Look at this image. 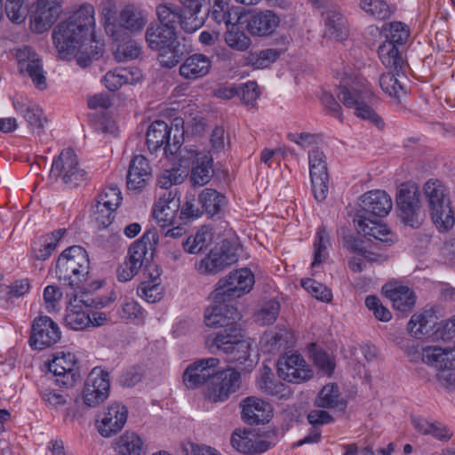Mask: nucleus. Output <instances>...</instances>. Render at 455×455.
<instances>
[{
    "mask_svg": "<svg viewBox=\"0 0 455 455\" xmlns=\"http://www.w3.org/2000/svg\"><path fill=\"white\" fill-rule=\"evenodd\" d=\"M188 29H199L209 14L210 0H178Z\"/></svg>",
    "mask_w": 455,
    "mask_h": 455,
    "instance_id": "c85d7f7f",
    "label": "nucleus"
},
{
    "mask_svg": "<svg viewBox=\"0 0 455 455\" xmlns=\"http://www.w3.org/2000/svg\"><path fill=\"white\" fill-rule=\"evenodd\" d=\"M118 455H145L141 438L134 432H125L116 443Z\"/></svg>",
    "mask_w": 455,
    "mask_h": 455,
    "instance_id": "a19ab883",
    "label": "nucleus"
},
{
    "mask_svg": "<svg viewBox=\"0 0 455 455\" xmlns=\"http://www.w3.org/2000/svg\"><path fill=\"white\" fill-rule=\"evenodd\" d=\"M23 4L24 0H6L5 12L12 21L20 23L25 20L26 8Z\"/></svg>",
    "mask_w": 455,
    "mask_h": 455,
    "instance_id": "69168bd1",
    "label": "nucleus"
},
{
    "mask_svg": "<svg viewBox=\"0 0 455 455\" xmlns=\"http://www.w3.org/2000/svg\"><path fill=\"white\" fill-rule=\"evenodd\" d=\"M207 346L212 353H223L228 361L237 364H244L250 360L251 344L242 339L241 330L232 328L229 333H216L209 336Z\"/></svg>",
    "mask_w": 455,
    "mask_h": 455,
    "instance_id": "20e7f679",
    "label": "nucleus"
},
{
    "mask_svg": "<svg viewBox=\"0 0 455 455\" xmlns=\"http://www.w3.org/2000/svg\"><path fill=\"white\" fill-rule=\"evenodd\" d=\"M436 339L443 341L455 338V315L451 319L436 322V316L431 310L420 314H414L407 324V330L416 339H424L432 334L434 328Z\"/></svg>",
    "mask_w": 455,
    "mask_h": 455,
    "instance_id": "423d86ee",
    "label": "nucleus"
},
{
    "mask_svg": "<svg viewBox=\"0 0 455 455\" xmlns=\"http://www.w3.org/2000/svg\"><path fill=\"white\" fill-rule=\"evenodd\" d=\"M122 201L121 191L116 185L106 187L97 196L96 204L108 207V209H117Z\"/></svg>",
    "mask_w": 455,
    "mask_h": 455,
    "instance_id": "4d7b16f0",
    "label": "nucleus"
},
{
    "mask_svg": "<svg viewBox=\"0 0 455 455\" xmlns=\"http://www.w3.org/2000/svg\"><path fill=\"white\" fill-rule=\"evenodd\" d=\"M90 260L87 251L81 246L74 245L64 250L55 265V275L60 283L79 292L88 280Z\"/></svg>",
    "mask_w": 455,
    "mask_h": 455,
    "instance_id": "f03ea898",
    "label": "nucleus"
},
{
    "mask_svg": "<svg viewBox=\"0 0 455 455\" xmlns=\"http://www.w3.org/2000/svg\"><path fill=\"white\" fill-rule=\"evenodd\" d=\"M315 405L318 408L344 411L347 407V402L342 397L339 387L331 383L325 385L320 390L315 401Z\"/></svg>",
    "mask_w": 455,
    "mask_h": 455,
    "instance_id": "ea45409f",
    "label": "nucleus"
},
{
    "mask_svg": "<svg viewBox=\"0 0 455 455\" xmlns=\"http://www.w3.org/2000/svg\"><path fill=\"white\" fill-rule=\"evenodd\" d=\"M420 192L415 184H402L396 193V204L403 222L411 228H418L420 221L418 217Z\"/></svg>",
    "mask_w": 455,
    "mask_h": 455,
    "instance_id": "4468645a",
    "label": "nucleus"
},
{
    "mask_svg": "<svg viewBox=\"0 0 455 455\" xmlns=\"http://www.w3.org/2000/svg\"><path fill=\"white\" fill-rule=\"evenodd\" d=\"M331 246L330 234L324 225L317 228L314 242V260L312 267H315L323 262L328 257V248Z\"/></svg>",
    "mask_w": 455,
    "mask_h": 455,
    "instance_id": "49530a36",
    "label": "nucleus"
},
{
    "mask_svg": "<svg viewBox=\"0 0 455 455\" xmlns=\"http://www.w3.org/2000/svg\"><path fill=\"white\" fill-rule=\"evenodd\" d=\"M308 164L313 195L316 201L322 202L327 197L329 181L324 153L319 148L309 151Z\"/></svg>",
    "mask_w": 455,
    "mask_h": 455,
    "instance_id": "2eb2a0df",
    "label": "nucleus"
},
{
    "mask_svg": "<svg viewBox=\"0 0 455 455\" xmlns=\"http://www.w3.org/2000/svg\"><path fill=\"white\" fill-rule=\"evenodd\" d=\"M277 373L283 379L292 383H301L312 377V371L305 359L297 353L285 354L278 359Z\"/></svg>",
    "mask_w": 455,
    "mask_h": 455,
    "instance_id": "a211bd4d",
    "label": "nucleus"
},
{
    "mask_svg": "<svg viewBox=\"0 0 455 455\" xmlns=\"http://www.w3.org/2000/svg\"><path fill=\"white\" fill-rule=\"evenodd\" d=\"M404 78L402 71H393L384 73L379 77V85L384 92L391 97L399 99L405 94L401 79Z\"/></svg>",
    "mask_w": 455,
    "mask_h": 455,
    "instance_id": "37998d69",
    "label": "nucleus"
},
{
    "mask_svg": "<svg viewBox=\"0 0 455 455\" xmlns=\"http://www.w3.org/2000/svg\"><path fill=\"white\" fill-rule=\"evenodd\" d=\"M220 361L215 357L204 358L189 364L183 373V382L188 388L210 384L217 371Z\"/></svg>",
    "mask_w": 455,
    "mask_h": 455,
    "instance_id": "5701e85b",
    "label": "nucleus"
},
{
    "mask_svg": "<svg viewBox=\"0 0 455 455\" xmlns=\"http://www.w3.org/2000/svg\"><path fill=\"white\" fill-rule=\"evenodd\" d=\"M238 260V255L231 247L222 244L212 249L209 255L203 259L198 266L201 274L214 275Z\"/></svg>",
    "mask_w": 455,
    "mask_h": 455,
    "instance_id": "b1692460",
    "label": "nucleus"
},
{
    "mask_svg": "<svg viewBox=\"0 0 455 455\" xmlns=\"http://www.w3.org/2000/svg\"><path fill=\"white\" fill-rule=\"evenodd\" d=\"M385 296L392 301L395 310L407 314L412 310L416 295L410 288L395 283H386L382 287Z\"/></svg>",
    "mask_w": 455,
    "mask_h": 455,
    "instance_id": "c756f323",
    "label": "nucleus"
},
{
    "mask_svg": "<svg viewBox=\"0 0 455 455\" xmlns=\"http://www.w3.org/2000/svg\"><path fill=\"white\" fill-rule=\"evenodd\" d=\"M15 58L18 60L20 73H26L38 89H45L46 77L41 59L36 52L30 46H23L15 49Z\"/></svg>",
    "mask_w": 455,
    "mask_h": 455,
    "instance_id": "aec40b11",
    "label": "nucleus"
},
{
    "mask_svg": "<svg viewBox=\"0 0 455 455\" xmlns=\"http://www.w3.org/2000/svg\"><path fill=\"white\" fill-rule=\"evenodd\" d=\"M60 12V0H38L36 12L30 20L31 29L38 34L47 31L57 20Z\"/></svg>",
    "mask_w": 455,
    "mask_h": 455,
    "instance_id": "393cba45",
    "label": "nucleus"
},
{
    "mask_svg": "<svg viewBox=\"0 0 455 455\" xmlns=\"http://www.w3.org/2000/svg\"><path fill=\"white\" fill-rule=\"evenodd\" d=\"M69 302L66 309L65 322L73 330H84L90 326L91 318L88 308H101L107 306L108 300L99 298H89L79 292L67 294Z\"/></svg>",
    "mask_w": 455,
    "mask_h": 455,
    "instance_id": "6e6552de",
    "label": "nucleus"
},
{
    "mask_svg": "<svg viewBox=\"0 0 455 455\" xmlns=\"http://www.w3.org/2000/svg\"><path fill=\"white\" fill-rule=\"evenodd\" d=\"M151 167L147 158L141 155L133 156L127 173V188L130 190H141L151 179Z\"/></svg>",
    "mask_w": 455,
    "mask_h": 455,
    "instance_id": "7c9ffc66",
    "label": "nucleus"
},
{
    "mask_svg": "<svg viewBox=\"0 0 455 455\" xmlns=\"http://www.w3.org/2000/svg\"><path fill=\"white\" fill-rule=\"evenodd\" d=\"M259 387L265 394L273 396H283L286 390L284 384L274 381L269 375L262 376Z\"/></svg>",
    "mask_w": 455,
    "mask_h": 455,
    "instance_id": "774afa93",
    "label": "nucleus"
},
{
    "mask_svg": "<svg viewBox=\"0 0 455 455\" xmlns=\"http://www.w3.org/2000/svg\"><path fill=\"white\" fill-rule=\"evenodd\" d=\"M385 43H392L395 45H403L409 38L407 26L399 21H394L385 26Z\"/></svg>",
    "mask_w": 455,
    "mask_h": 455,
    "instance_id": "09e8293b",
    "label": "nucleus"
},
{
    "mask_svg": "<svg viewBox=\"0 0 455 455\" xmlns=\"http://www.w3.org/2000/svg\"><path fill=\"white\" fill-rule=\"evenodd\" d=\"M187 173L180 169L164 170L157 178V186L164 191H170L172 186L184 182Z\"/></svg>",
    "mask_w": 455,
    "mask_h": 455,
    "instance_id": "13d9d810",
    "label": "nucleus"
},
{
    "mask_svg": "<svg viewBox=\"0 0 455 455\" xmlns=\"http://www.w3.org/2000/svg\"><path fill=\"white\" fill-rule=\"evenodd\" d=\"M241 386L240 372L228 368L225 371H216L211 383L207 386L206 398L213 403L224 402L230 395L237 392Z\"/></svg>",
    "mask_w": 455,
    "mask_h": 455,
    "instance_id": "f8f14e48",
    "label": "nucleus"
},
{
    "mask_svg": "<svg viewBox=\"0 0 455 455\" xmlns=\"http://www.w3.org/2000/svg\"><path fill=\"white\" fill-rule=\"evenodd\" d=\"M180 205V201L178 197L177 188L164 191L155 205L154 218L163 228L172 226L175 222Z\"/></svg>",
    "mask_w": 455,
    "mask_h": 455,
    "instance_id": "bb28decb",
    "label": "nucleus"
},
{
    "mask_svg": "<svg viewBox=\"0 0 455 455\" xmlns=\"http://www.w3.org/2000/svg\"><path fill=\"white\" fill-rule=\"evenodd\" d=\"M137 293L148 303H156L163 298L164 288L160 284V273L158 269H156L154 279L142 282L139 285Z\"/></svg>",
    "mask_w": 455,
    "mask_h": 455,
    "instance_id": "a18cd8bd",
    "label": "nucleus"
},
{
    "mask_svg": "<svg viewBox=\"0 0 455 455\" xmlns=\"http://www.w3.org/2000/svg\"><path fill=\"white\" fill-rule=\"evenodd\" d=\"M49 177L61 181L68 188H75L85 184L87 172L80 166L74 150L65 148L53 159Z\"/></svg>",
    "mask_w": 455,
    "mask_h": 455,
    "instance_id": "39448f33",
    "label": "nucleus"
},
{
    "mask_svg": "<svg viewBox=\"0 0 455 455\" xmlns=\"http://www.w3.org/2000/svg\"><path fill=\"white\" fill-rule=\"evenodd\" d=\"M280 56V52L276 49H265L259 52H251L247 58V64L255 68H267L275 61Z\"/></svg>",
    "mask_w": 455,
    "mask_h": 455,
    "instance_id": "3c124183",
    "label": "nucleus"
},
{
    "mask_svg": "<svg viewBox=\"0 0 455 455\" xmlns=\"http://www.w3.org/2000/svg\"><path fill=\"white\" fill-rule=\"evenodd\" d=\"M423 189L436 228L442 231L452 228L455 218L443 184L438 180H429Z\"/></svg>",
    "mask_w": 455,
    "mask_h": 455,
    "instance_id": "7ed1b4c3",
    "label": "nucleus"
},
{
    "mask_svg": "<svg viewBox=\"0 0 455 455\" xmlns=\"http://www.w3.org/2000/svg\"><path fill=\"white\" fill-rule=\"evenodd\" d=\"M128 411L119 403H113L102 412L97 428L103 437H111L124 427Z\"/></svg>",
    "mask_w": 455,
    "mask_h": 455,
    "instance_id": "a878e982",
    "label": "nucleus"
},
{
    "mask_svg": "<svg viewBox=\"0 0 455 455\" xmlns=\"http://www.w3.org/2000/svg\"><path fill=\"white\" fill-rule=\"evenodd\" d=\"M199 202L207 214L217 215L226 204V197L212 188H205L199 195Z\"/></svg>",
    "mask_w": 455,
    "mask_h": 455,
    "instance_id": "c03bdc74",
    "label": "nucleus"
},
{
    "mask_svg": "<svg viewBox=\"0 0 455 455\" xmlns=\"http://www.w3.org/2000/svg\"><path fill=\"white\" fill-rule=\"evenodd\" d=\"M354 224L359 234L364 236L373 237L381 243L393 242L392 235L388 228L379 219H369L363 216H355Z\"/></svg>",
    "mask_w": 455,
    "mask_h": 455,
    "instance_id": "2f4dec72",
    "label": "nucleus"
},
{
    "mask_svg": "<svg viewBox=\"0 0 455 455\" xmlns=\"http://www.w3.org/2000/svg\"><path fill=\"white\" fill-rule=\"evenodd\" d=\"M140 52V44L133 40H129L117 45L114 52V57L118 62H124L138 58Z\"/></svg>",
    "mask_w": 455,
    "mask_h": 455,
    "instance_id": "052dcab7",
    "label": "nucleus"
},
{
    "mask_svg": "<svg viewBox=\"0 0 455 455\" xmlns=\"http://www.w3.org/2000/svg\"><path fill=\"white\" fill-rule=\"evenodd\" d=\"M172 128L167 123L162 120L153 122L147 131V145L148 150L153 153L164 147V154L174 155L177 154L180 148V136L179 129L176 128V133L173 138H171Z\"/></svg>",
    "mask_w": 455,
    "mask_h": 455,
    "instance_id": "9d476101",
    "label": "nucleus"
},
{
    "mask_svg": "<svg viewBox=\"0 0 455 455\" xmlns=\"http://www.w3.org/2000/svg\"><path fill=\"white\" fill-rule=\"evenodd\" d=\"M156 14L160 25L166 28L172 29L173 32H177V27L180 26L181 29L186 33H193L197 29H188L184 25L186 20L183 18V11L180 6L173 4H159L156 7Z\"/></svg>",
    "mask_w": 455,
    "mask_h": 455,
    "instance_id": "c9c22d12",
    "label": "nucleus"
},
{
    "mask_svg": "<svg viewBox=\"0 0 455 455\" xmlns=\"http://www.w3.org/2000/svg\"><path fill=\"white\" fill-rule=\"evenodd\" d=\"M30 130L40 136L44 132L47 118L44 116L42 108L36 104L30 105V109L23 116Z\"/></svg>",
    "mask_w": 455,
    "mask_h": 455,
    "instance_id": "5fc2aeb1",
    "label": "nucleus"
},
{
    "mask_svg": "<svg viewBox=\"0 0 455 455\" xmlns=\"http://www.w3.org/2000/svg\"><path fill=\"white\" fill-rule=\"evenodd\" d=\"M40 395L44 403L52 409H58L67 403V399L63 394L50 387L41 389Z\"/></svg>",
    "mask_w": 455,
    "mask_h": 455,
    "instance_id": "338daca9",
    "label": "nucleus"
},
{
    "mask_svg": "<svg viewBox=\"0 0 455 455\" xmlns=\"http://www.w3.org/2000/svg\"><path fill=\"white\" fill-rule=\"evenodd\" d=\"M148 22L147 12L141 8L134 4H127L120 12L117 18L118 28L113 25L107 27L108 33H111V36L115 41L120 38L121 29H126L131 33L140 32Z\"/></svg>",
    "mask_w": 455,
    "mask_h": 455,
    "instance_id": "4be33fe9",
    "label": "nucleus"
},
{
    "mask_svg": "<svg viewBox=\"0 0 455 455\" xmlns=\"http://www.w3.org/2000/svg\"><path fill=\"white\" fill-rule=\"evenodd\" d=\"M213 304L206 308L204 312V322L209 327L223 328L217 333H229L232 328H238L236 321L240 319L237 309L231 305V300L217 301L212 295Z\"/></svg>",
    "mask_w": 455,
    "mask_h": 455,
    "instance_id": "9b49d317",
    "label": "nucleus"
},
{
    "mask_svg": "<svg viewBox=\"0 0 455 455\" xmlns=\"http://www.w3.org/2000/svg\"><path fill=\"white\" fill-rule=\"evenodd\" d=\"M157 51L159 52L157 57L159 64L166 68L175 67L183 57L181 46L178 42Z\"/></svg>",
    "mask_w": 455,
    "mask_h": 455,
    "instance_id": "603ef678",
    "label": "nucleus"
},
{
    "mask_svg": "<svg viewBox=\"0 0 455 455\" xmlns=\"http://www.w3.org/2000/svg\"><path fill=\"white\" fill-rule=\"evenodd\" d=\"M179 155L181 164L193 160L190 175L193 185L204 186L211 180L213 175V160L209 152H197L191 148L189 149H180Z\"/></svg>",
    "mask_w": 455,
    "mask_h": 455,
    "instance_id": "dca6fc26",
    "label": "nucleus"
},
{
    "mask_svg": "<svg viewBox=\"0 0 455 455\" xmlns=\"http://www.w3.org/2000/svg\"><path fill=\"white\" fill-rule=\"evenodd\" d=\"M212 68V60L202 53L188 57L180 66L179 73L186 80L195 81L207 76Z\"/></svg>",
    "mask_w": 455,
    "mask_h": 455,
    "instance_id": "473e14b6",
    "label": "nucleus"
},
{
    "mask_svg": "<svg viewBox=\"0 0 455 455\" xmlns=\"http://www.w3.org/2000/svg\"><path fill=\"white\" fill-rule=\"evenodd\" d=\"M109 372L101 367H94L88 374L83 390V400L88 407H95L109 395Z\"/></svg>",
    "mask_w": 455,
    "mask_h": 455,
    "instance_id": "ddd939ff",
    "label": "nucleus"
},
{
    "mask_svg": "<svg viewBox=\"0 0 455 455\" xmlns=\"http://www.w3.org/2000/svg\"><path fill=\"white\" fill-rule=\"evenodd\" d=\"M225 42L232 49L241 52L247 50L251 44V39L235 24L227 28Z\"/></svg>",
    "mask_w": 455,
    "mask_h": 455,
    "instance_id": "864d4df0",
    "label": "nucleus"
},
{
    "mask_svg": "<svg viewBox=\"0 0 455 455\" xmlns=\"http://www.w3.org/2000/svg\"><path fill=\"white\" fill-rule=\"evenodd\" d=\"M115 212L116 209H108V207H103L100 204H94L92 207L91 218L97 228L104 229L112 223Z\"/></svg>",
    "mask_w": 455,
    "mask_h": 455,
    "instance_id": "680f3d73",
    "label": "nucleus"
},
{
    "mask_svg": "<svg viewBox=\"0 0 455 455\" xmlns=\"http://www.w3.org/2000/svg\"><path fill=\"white\" fill-rule=\"evenodd\" d=\"M301 286L319 300L330 301L331 299L332 294L331 290L314 279L307 278L301 280Z\"/></svg>",
    "mask_w": 455,
    "mask_h": 455,
    "instance_id": "e2e57ef3",
    "label": "nucleus"
},
{
    "mask_svg": "<svg viewBox=\"0 0 455 455\" xmlns=\"http://www.w3.org/2000/svg\"><path fill=\"white\" fill-rule=\"evenodd\" d=\"M360 7L377 20H386L391 15V10L384 0H362Z\"/></svg>",
    "mask_w": 455,
    "mask_h": 455,
    "instance_id": "6e6d98bb",
    "label": "nucleus"
},
{
    "mask_svg": "<svg viewBox=\"0 0 455 455\" xmlns=\"http://www.w3.org/2000/svg\"><path fill=\"white\" fill-rule=\"evenodd\" d=\"M422 361L437 369L455 368V348L443 349L436 346L426 347L422 350Z\"/></svg>",
    "mask_w": 455,
    "mask_h": 455,
    "instance_id": "f704fd0d",
    "label": "nucleus"
},
{
    "mask_svg": "<svg viewBox=\"0 0 455 455\" xmlns=\"http://www.w3.org/2000/svg\"><path fill=\"white\" fill-rule=\"evenodd\" d=\"M370 92L359 81L347 84L345 82L339 87L338 98L346 108H355V114L363 119L369 120L378 128H383V121L378 114L368 105L365 100L369 98Z\"/></svg>",
    "mask_w": 455,
    "mask_h": 455,
    "instance_id": "0eeeda50",
    "label": "nucleus"
},
{
    "mask_svg": "<svg viewBox=\"0 0 455 455\" xmlns=\"http://www.w3.org/2000/svg\"><path fill=\"white\" fill-rule=\"evenodd\" d=\"M259 96L256 82L238 84V97L245 105H252Z\"/></svg>",
    "mask_w": 455,
    "mask_h": 455,
    "instance_id": "0e129e2a",
    "label": "nucleus"
},
{
    "mask_svg": "<svg viewBox=\"0 0 455 455\" xmlns=\"http://www.w3.org/2000/svg\"><path fill=\"white\" fill-rule=\"evenodd\" d=\"M132 73L126 68L108 71L103 77L106 87L111 91H117L122 85L132 83Z\"/></svg>",
    "mask_w": 455,
    "mask_h": 455,
    "instance_id": "8fccbe9b",
    "label": "nucleus"
},
{
    "mask_svg": "<svg viewBox=\"0 0 455 455\" xmlns=\"http://www.w3.org/2000/svg\"><path fill=\"white\" fill-rule=\"evenodd\" d=\"M279 22V17L272 11L259 12L251 16L247 28L253 36H264L272 34Z\"/></svg>",
    "mask_w": 455,
    "mask_h": 455,
    "instance_id": "e433bc0d",
    "label": "nucleus"
},
{
    "mask_svg": "<svg viewBox=\"0 0 455 455\" xmlns=\"http://www.w3.org/2000/svg\"><path fill=\"white\" fill-rule=\"evenodd\" d=\"M280 313L278 301L271 299L266 302L261 309L256 314V322L261 325H269L275 322Z\"/></svg>",
    "mask_w": 455,
    "mask_h": 455,
    "instance_id": "bf43d9fd",
    "label": "nucleus"
},
{
    "mask_svg": "<svg viewBox=\"0 0 455 455\" xmlns=\"http://www.w3.org/2000/svg\"><path fill=\"white\" fill-rule=\"evenodd\" d=\"M240 406L242 408V419L249 425L264 424L271 419V405L260 398L246 397L241 402Z\"/></svg>",
    "mask_w": 455,
    "mask_h": 455,
    "instance_id": "cd10ccee",
    "label": "nucleus"
},
{
    "mask_svg": "<svg viewBox=\"0 0 455 455\" xmlns=\"http://www.w3.org/2000/svg\"><path fill=\"white\" fill-rule=\"evenodd\" d=\"M253 283L254 275L251 271L241 268L231 272L228 278L220 280L212 296L217 301L225 300V299L232 300L249 292Z\"/></svg>",
    "mask_w": 455,
    "mask_h": 455,
    "instance_id": "1a4fd4ad",
    "label": "nucleus"
},
{
    "mask_svg": "<svg viewBox=\"0 0 455 455\" xmlns=\"http://www.w3.org/2000/svg\"><path fill=\"white\" fill-rule=\"evenodd\" d=\"M76 364V356L72 353L62 354L60 356H55L49 363L48 369L54 376L61 377L56 382H60L64 386H71L75 381V368Z\"/></svg>",
    "mask_w": 455,
    "mask_h": 455,
    "instance_id": "72a5a7b5",
    "label": "nucleus"
},
{
    "mask_svg": "<svg viewBox=\"0 0 455 455\" xmlns=\"http://www.w3.org/2000/svg\"><path fill=\"white\" fill-rule=\"evenodd\" d=\"M325 22V36L337 41H344L348 36L347 21L336 9L323 13Z\"/></svg>",
    "mask_w": 455,
    "mask_h": 455,
    "instance_id": "58836bf2",
    "label": "nucleus"
},
{
    "mask_svg": "<svg viewBox=\"0 0 455 455\" xmlns=\"http://www.w3.org/2000/svg\"><path fill=\"white\" fill-rule=\"evenodd\" d=\"M211 235L206 228L198 230L195 235L188 236L182 242L184 251L190 254H197L207 247Z\"/></svg>",
    "mask_w": 455,
    "mask_h": 455,
    "instance_id": "de8ad7c7",
    "label": "nucleus"
},
{
    "mask_svg": "<svg viewBox=\"0 0 455 455\" xmlns=\"http://www.w3.org/2000/svg\"><path fill=\"white\" fill-rule=\"evenodd\" d=\"M157 243V232L154 229H148L139 240L132 243L125 259L140 270L146 268L153 258V251Z\"/></svg>",
    "mask_w": 455,
    "mask_h": 455,
    "instance_id": "6ab92c4d",
    "label": "nucleus"
},
{
    "mask_svg": "<svg viewBox=\"0 0 455 455\" xmlns=\"http://www.w3.org/2000/svg\"><path fill=\"white\" fill-rule=\"evenodd\" d=\"M145 39L151 50H161L177 42V32L158 23H152L147 28Z\"/></svg>",
    "mask_w": 455,
    "mask_h": 455,
    "instance_id": "4c0bfd02",
    "label": "nucleus"
},
{
    "mask_svg": "<svg viewBox=\"0 0 455 455\" xmlns=\"http://www.w3.org/2000/svg\"><path fill=\"white\" fill-rule=\"evenodd\" d=\"M60 339V331L49 316H39L33 321L29 344L34 349H44L56 344Z\"/></svg>",
    "mask_w": 455,
    "mask_h": 455,
    "instance_id": "412c9836",
    "label": "nucleus"
},
{
    "mask_svg": "<svg viewBox=\"0 0 455 455\" xmlns=\"http://www.w3.org/2000/svg\"><path fill=\"white\" fill-rule=\"evenodd\" d=\"M378 54L382 64L393 71H402L404 60L397 45L383 42L378 49Z\"/></svg>",
    "mask_w": 455,
    "mask_h": 455,
    "instance_id": "79ce46f5",
    "label": "nucleus"
},
{
    "mask_svg": "<svg viewBox=\"0 0 455 455\" xmlns=\"http://www.w3.org/2000/svg\"><path fill=\"white\" fill-rule=\"evenodd\" d=\"M95 25L94 7L84 4L65 20H61L53 28L52 41L62 60L76 57Z\"/></svg>",
    "mask_w": 455,
    "mask_h": 455,
    "instance_id": "f257e3e1",
    "label": "nucleus"
},
{
    "mask_svg": "<svg viewBox=\"0 0 455 455\" xmlns=\"http://www.w3.org/2000/svg\"><path fill=\"white\" fill-rule=\"evenodd\" d=\"M393 206L391 197L384 190H371L360 197L359 208L355 216L369 219L386 217Z\"/></svg>",
    "mask_w": 455,
    "mask_h": 455,
    "instance_id": "f3484780",
    "label": "nucleus"
}]
</instances>
